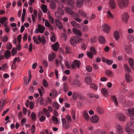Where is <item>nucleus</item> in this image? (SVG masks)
<instances>
[{"label":"nucleus","mask_w":134,"mask_h":134,"mask_svg":"<svg viewBox=\"0 0 134 134\" xmlns=\"http://www.w3.org/2000/svg\"><path fill=\"white\" fill-rule=\"evenodd\" d=\"M55 58V54L53 53L51 55L49 54L48 56V60L49 61L53 62Z\"/></svg>","instance_id":"nucleus-30"},{"label":"nucleus","mask_w":134,"mask_h":134,"mask_svg":"<svg viewBox=\"0 0 134 134\" xmlns=\"http://www.w3.org/2000/svg\"><path fill=\"white\" fill-rule=\"evenodd\" d=\"M66 117L67 122H70L71 121V118L70 116L69 115H67Z\"/></svg>","instance_id":"nucleus-61"},{"label":"nucleus","mask_w":134,"mask_h":134,"mask_svg":"<svg viewBox=\"0 0 134 134\" xmlns=\"http://www.w3.org/2000/svg\"><path fill=\"white\" fill-rule=\"evenodd\" d=\"M86 69L88 72H91L92 70V68L89 66H87L86 67Z\"/></svg>","instance_id":"nucleus-58"},{"label":"nucleus","mask_w":134,"mask_h":134,"mask_svg":"<svg viewBox=\"0 0 134 134\" xmlns=\"http://www.w3.org/2000/svg\"><path fill=\"white\" fill-rule=\"evenodd\" d=\"M114 36L116 40H119V39L120 35L118 31H115L114 33Z\"/></svg>","instance_id":"nucleus-31"},{"label":"nucleus","mask_w":134,"mask_h":134,"mask_svg":"<svg viewBox=\"0 0 134 134\" xmlns=\"http://www.w3.org/2000/svg\"><path fill=\"white\" fill-rule=\"evenodd\" d=\"M55 23L56 25L58 26V27L59 29H61L62 28L63 26L62 24L58 19H55Z\"/></svg>","instance_id":"nucleus-15"},{"label":"nucleus","mask_w":134,"mask_h":134,"mask_svg":"<svg viewBox=\"0 0 134 134\" xmlns=\"http://www.w3.org/2000/svg\"><path fill=\"white\" fill-rule=\"evenodd\" d=\"M128 38L129 40L130 41H134V37L131 35L128 36Z\"/></svg>","instance_id":"nucleus-56"},{"label":"nucleus","mask_w":134,"mask_h":134,"mask_svg":"<svg viewBox=\"0 0 134 134\" xmlns=\"http://www.w3.org/2000/svg\"><path fill=\"white\" fill-rule=\"evenodd\" d=\"M83 115L84 118H85L86 120H89L90 119V117L87 111H85L83 112Z\"/></svg>","instance_id":"nucleus-25"},{"label":"nucleus","mask_w":134,"mask_h":134,"mask_svg":"<svg viewBox=\"0 0 134 134\" xmlns=\"http://www.w3.org/2000/svg\"><path fill=\"white\" fill-rule=\"evenodd\" d=\"M2 70L3 71L5 70L7 68L8 66H7V64H4L2 65Z\"/></svg>","instance_id":"nucleus-64"},{"label":"nucleus","mask_w":134,"mask_h":134,"mask_svg":"<svg viewBox=\"0 0 134 134\" xmlns=\"http://www.w3.org/2000/svg\"><path fill=\"white\" fill-rule=\"evenodd\" d=\"M71 25L74 27L78 28L79 27V25L76 21L74 20H73L71 23Z\"/></svg>","instance_id":"nucleus-26"},{"label":"nucleus","mask_w":134,"mask_h":134,"mask_svg":"<svg viewBox=\"0 0 134 134\" xmlns=\"http://www.w3.org/2000/svg\"><path fill=\"white\" fill-rule=\"evenodd\" d=\"M90 120L93 123H97L99 121V117L97 115L95 114L92 116L90 118Z\"/></svg>","instance_id":"nucleus-5"},{"label":"nucleus","mask_w":134,"mask_h":134,"mask_svg":"<svg viewBox=\"0 0 134 134\" xmlns=\"http://www.w3.org/2000/svg\"><path fill=\"white\" fill-rule=\"evenodd\" d=\"M48 19L49 21L51 24H53L54 23V18L52 16L49 15Z\"/></svg>","instance_id":"nucleus-44"},{"label":"nucleus","mask_w":134,"mask_h":134,"mask_svg":"<svg viewBox=\"0 0 134 134\" xmlns=\"http://www.w3.org/2000/svg\"><path fill=\"white\" fill-rule=\"evenodd\" d=\"M125 78L127 82H130L131 81V76L128 73L126 74L125 76Z\"/></svg>","instance_id":"nucleus-29"},{"label":"nucleus","mask_w":134,"mask_h":134,"mask_svg":"<svg viewBox=\"0 0 134 134\" xmlns=\"http://www.w3.org/2000/svg\"><path fill=\"white\" fill-rule=\"evenodd\" d=\"M83 2L82 0H77L76 2V6L79 8L81 7L82 6Z\"/></svg>","instance_id":"nucleus-18"},{"label":"nucleus","mask_w":134,"mask_h":134,"mask_svg":"<svg viewBox=\"0 0 134 134\" xmlns=\"http://www.w3.org/2000/svg\"><path fill=\"white\" fill-rule=\"evenodd\" d=\"M1 41L4 42H7L8 40V38L7 35H5L1 38Z\"/></svg>","instance_id":"nucleus-43"},{"label":"nucleus","mask_w":134,"mask_h":134,"mask_svg":"<svg viewBox=\"0 0 134 134\" xmlns=\"http://www.w3.org/2000/svg\"><path fill=\"white\" fill-rule=\"evenodd\" d=\"M12 47V44L10 43L9 42L7 44L6 47L7 49L10 50L11 49Z\"/></svg>","instance_id":"nucleus-53"},{"label":"nucleus","mask_w":134,"mask_h":134,"mask_svg":"<svg viewBox=\"0 0 134 134\" xmlns=\"http://www.w3.org/2000/svg\"><path fill=\"white\" fill-rule=\"evenodd\" d=\"M42 10L44 13H46L47 11V8L46 5L44 4H42L41 5Z\"/></svg>","instance_id":"nucleus-27"},{"label":"nucleus","mask_w":134,"mask_h":134,"mask_svg":"<svg viewBox=\"0 0 134 134\" xmlns=\"http://www.w3.org/2000/svg\"><path fill=\"white\" fill-rule=\"evenodd\" d=\"M130 66H132L134 65V61L133 59L131 58H129L128 59Z\"/></svg>","instance_id":"nucleus-41"},{"label":"nucleus","mask_w":134,"mask_h":134,"mask_svg":"<svg viewBox=\"0 0 134 134\" xmlns=\"http://www.w3.org/2000/svg\"><path fill=\"white\" fill-rule=\"evenodd\" d=\"M65 11L69 14L70 15H72L73 14V12L72 10L69 8L68 7H66L65 8Z\"/></svg>","instance_id":"nucleus-28"},{"label":"nucleus","mask_w":134,"mask_h":134,"mask_svg":"<svg viewBox=\"0 0 134 134\" xmlns=\"http://www.w3.org/2000/svg\"><path fill=\"white\" fill-rule=\"evenodd\" d=\"M50 8L53 10L55 9L56 7V4L53 0H51L49 4Z\"/></svg>","instance_id":"nucleus-16"},{"label":"nucleus","mask_w":134,"mask_h":134,"mask_svg":"<svg viewBox=\"0 0 134 134\" xmlns=\"http://www.w3.org/2000/svg\"><path fill=\"white\" fill-rule=\"evenodd\" d=\"M75 3V1L74 0H67L66 5H67L74 7Z\"/></svg>","instance_id":"nucleus-13"},{"label":"nucleus","mask_w":134,"mask_h":134,"mask_svg":"<svg viewBox=\"0 0 134 134\" xmlns=\"http://www.w3.org/2000/svg\"><path fill=\"white\" fill-rule=\"evenodd\" d=\"M103 31L105 32L108 33L110 30L109 26L106 24H102V26Z\"/></svg>","instance_id":"nucleus-8"},{"label":"nucleus","mask_w":134,"mask_h":134,"mask_svg":"<svg viewBox=\"0 0 134 134\" xmlns=\"http://www.w3.org/2000/svg\"><path fill=\"white\" fill-rule=\"evenodd\" d=\"M78 13L80 15L84 16H86V14L82 10H79Z\"/></svg>","instance_id":"nucleus-47"},{"label":"nucleus","mask_w":134,"mask_h":134,"mask_svg":"<svg viewBox=\"0 0 134 134\" xmlns=\"http://www.w3.org/2000/svg\"><path fill=\"white\" fill-rule=\"evenodd\" d=\"M62 121L63 128L66 130L69 129L71 126L69 122H67L66 120L64 118H62Z\"/></svg>","instance_id":"nucleus-3"},{"label":"nucleus","mask_w":134,"mask_h":134,"mask_svg":"<svg viewBox=\"0 0 134 134\" xmlns=\"http://www.w3.org/2000/svg\"><path fill=\"white\" fill-rule=\"evenodd\" d=\"M53 107L57 109H58L59 108V104L56 101H55L54 102L53 104L52 105Z\"/></svg>","instance_id":"nucleus-38"},{"label":"nucleus","mask_w":134,"mask_h":134,"mask_svg":"<svg viewBox=\"0 0 134 134\" xmlns=\"http://www.w3.org/2000/svg\"><path fill=\"white\" fill-rule=\"evenodd\" d=\"M88 26L87 25H85L82 27V30L83 31L86 32L88 30Z\"/></svg>","instance_id":"nucleus-59"},{"label":"nucleus","mask_w":134,"mask_h":134,"mask_svg":"<svg viewBox=\"0 0 134 134\" xmlns=\"http://www.w3.org/2000/svg\"><path fill=\"white\" fill-rule=\"evenodd\" d=\"M116 1L118 6L121 9L126 7L129 3V0H116Z\"/></svg>","instance_id":"nucleus-2"},{"label":"nucleus","mask_w":134,"mask_h":134,"mask_svg":"<svg viewBox=\"0 0 134 134\" xmlns=\"http://www.w3.org/2000/svg\"><path fill=\"white\" fill-rule=\"evenodd\" d=\"M98 41L100 43L102 44L105 43V38L103 36H100L98 37Z\"/></svg>","instance_id":"nucleus-21"},{"label":"nucleus","mask_w":134,"mask_h":134,"mask_svg":"<svg viewBox=\"0 0 134 134\" xmlns=\"http://www.w3.org/2000/svg\"><path fill=\"white\" fill-rule=\"evenodd\" d=\"M81 48L82 49L85 50L86 49V44H85L84 43L82 42L81 44Z\"/></svg>","instance_id":"nucleus-55"},{"label":"nucleus","mask_w":134,"mask_h":134,"mask_svg":"<svg viewBox=\"0 0 134 134\" xmlns=\"http://www.w3.org/2000/svg\"><path fill=\"white\" fill-rule=\"evenodd\" d=\"M74 63H75L76 66L77 67L79 68L80 67V64L81 63L80 61H77L76 60H74L73 61Z\"/></svg>","instance_id":"nucleus-45"},{"label":"nucleus","mask_w":134,"mask_h":134,"mask_svg":"<svg viewBox=\"0 0 134 134\" xmlns=\"http://www.w3.org/2000/svg\"><path fill=\"white\" fill-rule=\"evenodd\" d=\"M116 116L120 121H124L126 120V118L125 116L122 113H117Z\"/></svg>","instance_id":"nucleus-4"},{"label":"nucleus","mask_w":134,"mask_h":134,"mask_svg":"<svg viewBox=\"0 0 134 134\" xmlns=\"http://www.w3.org/2000/svg\"><path fill=\"white\" fill-rule=\"evenodd\" d=\"M127 111L131 116L134 117V109L129 108L127 109Z\"/></svg>","instance_id":"nucleus-24"},{"label":"nucleus","mask_w":134,"mask_h":134,"mask_svg":"<svg viewBox=\"0 0 134 134\" xmlns=\"http://www.w3.org/2000/svg\"><path fill=\"white\" fill-rule=\"evenodd\" d=\"M111 100L114 102L116 106H118V103L117 100V99L114 95H113L111 97Z\"/></svg>","instance_id":"nucleus-22"},{"label":"nucleus","mask_w":134,"mask_h":134,"mask_svg":"<svg viewBox=\"0 0 134 134\" xmlns=\"http://www.w3.org/2000/svg\"><path fill=\"white\" fill-rule=\"evenodd\" d=\"M38 27L39 29L40 32L41 33H43L44 31L45 30V28L44 27V26H42L40 24L38 25Z\"/></svg>","instance_id":"nucleus-23"},{"label":"nucleus","mask_w":134,"mask_h":134,"mask_svg":"<svg viewBox=\"0 0 134 134\" xmlns=\"http://www.w3.org/2000/svg\"><path fill=\"white\" fill-rule=\"evenodd\" d=\"M85 80L88 84H90L91 82L92 79L90 77H86L85 78Z\"/></svg>","instance_id":"nucleus-32"},{"label":"nucleus","mask_w":134,"mask_h":134,"mask_svg":"<svg viewBox=\"0 0 134 134\" xmlns=\"http://www.w3.org/2000/svg\"><path fill=\"white\" fill-rule=\"evenodd\" d=\"M93 54H92L91 52H89L87 53V55L90 58H92L93 57Z\"/></svg>","instance_id":"nucleus-51"},{"label":"nucleus","mask_w":134,"mask_h":134,"mask_svg":"<svg viewBox=\"0 0 134 134\" xmlns=\"http://www.w3.org/2000/svg\"><path fill=\"white\" fill-rule=\"evenodd\" d=\"M109 5L110 8L112 9H115L116 6V4L115 0H110Z\"/></svg>","instance_id":"nucleus-6"},{"label":"nucleus","mask_w":134,"mask_h":134,"mask_svg":"<svg viewBox=\"0 0 134 134\" xmlns=\"http://www.w3.org/2000/svg\"><path fill=\"white\" fill-rule=\"evenodd\" d=\"M96 110L97 112L100 114H103L104 112L103 109L99 106L97 107Z\"/></svg>","instance_id":"nucleus-20"},{"label":"nucleus","mask_w":134,"mask_h":134,"mask_svg":"<svg viewBox=\"0 0 134 134\" xmlns=\"http://www.w3.org/2000/svg\"><path fill=\"white\" fill-rule=\"evenodd\" d=\"M51 41L53 42H55V35L54 33H53L52 35V37L51 38Z\"/></svg>","instance_id":"nucleus-52"},{"label":"nucleus","mask_w":134,"mask_h":134,"mask_svg":"<svg viewBox=\"0 0 134 134\" xmlns=\"http://www.w3.org/2000/svg\"><path fill=\"white\" fill-rule=\"evenodd\" d=\"M43 86L45 87H47L48 86V83L45 79H44L43 81Z\"/></svg>","instance_id":"nucleus-50"},{"label":"nucleus","mask_w":134,"mask_h":134,"mask_svg":"<svg viewBox=\"0 0 134 134\" xmlns=\"http://www.w3.org/2000/svg\"><path fill=\"white\" fill-rule=\"evenodd\" d=\"M90 84L91 88L95 90H97L98 87L95 85L91 83H90Z\"/></svg>","instance_id":"nucleus-48"},{"label":"nucleus","mask_w":134,"mask_h":134,"mask_svg":"<svg viewBox=\"0 0 134 134\" xmlns=\"http://www.w3.org/2000/svg\"><path fill=\"white\" fill-rule=\"evenodd\" d=\"M90 40L91 42L94 43L96 41L97 39L96 37L93 36L91 38Z\"/></svg>","instance_id":"nucleus-54"},{"label":"nucleus","mask_w":134,"mask_h":134,"mask_svg":"<svg viewBox=\"0 0 134 134\" xmlns=\"http://www.w3.org/2000/svg\"><path fill=\"white\" fill-rule=\"evenodd\" d=\"M134 122V118H131L130 121L128 122L127 125L129 126H132Z\"/></svg>","instance_id":"nucleus-37"},{"label":"nucleus","mask_w":134,"mask_h":134,"mask_svg":"<svg viewBox=\"0 0 134 134\" xmlns=\"http://www.w3.org/2000/svg\"><path fill=\"white\" fill-rule=\"evenodd\" d=\"M45 25L49 28L51 30L53 31V28L52 25L50 24L47 20H46Z\"/></svg>","instance_id":"nucleus-17"},{"label":"nucleus","mask_w":134,"mask_h":134,"mask_svg":"<svg viewBox=\"0 0 134 134\" xmlns=\"http://www.w3.org/2000/svg\"><path fill=\"white\" fill-rule=\"evenodd\" d=\"M35 125H33L31 127V132L32 134H33L35 132Z\"/></svg>","instance_id":"nucleus-57"},{"label":"nucleus","mask_w":134,"mask_h":134,"mask_svg":"<svg viewBox=\"0 0 134 134\" xmlns=\"http://www.w3.org/2000/svg\"><path fill=\"white\" fill-rule=\"evenodd\" d=\"M62 37L64 38V40L66 41L67 40V35L65 33H62Z\"/></svg>","instance_id":"nucleus-62"},{"label":"nucleus","mask_w":134,"mask_h":134,"mask_svg":"<svg viewBox=\"0 0 134 134\" xmlns=\"http://www.w3.org/2000/svg\"><path fill=\"white\" fill-rule=\"evenodd\" d=\"M101 92L102 94L104 96H105L107 94L108 92L105 88H103L101 90Z\"/></svg>","instance_id":"nucleus-49"},{"label":"nucleus","mask_w":134,"mask_h":134,"mask_svg":"<svg viewBox=\"0 0 134 134\" xmlns=\"http://www.w3.org/2000/svg\"><path fill=\"white\" fill-rule=\"evenodd\" d=\"M59 44L58 42H56L54 44H52L51 46L54 51L55 52L58 51L59 47Z\"/></svg>","instance_id":"nucleus-9"},{"label":"nucleus","mask_w":134,"mask_h":134,"mask_svg":"<svg viewBox=\"0 0 134 134\" xmlns=\"http://www.w3.org/2000/svg\"><path fill=\"white\" fill-rule=\"evenodd\" d=\"M37 100L39 101L40 104L41 105L43 104L44 101V99L42 97H39L38 99Z\"/></svg>","instance_id":"nucleus-39"},{"label":"nucleus","mask_w":134,"mask_h":134,"mask_svg":"<svg viewBox=\"0 0 134 134\" xmlns=\"http://www.w3.org/2000/svg\"><path fill=\"white\" fill-rule=\"evenodd\" d=\"M31 117L32 120L35 121L36 118V114L34 112H32L31 114Z\"/></svg>","instance_id":"nucleus-35"},{"label":"nucleus","mask_w":134,"mask_h":134,"mask_svg":"<svg viewBox=\"0 0 134 134\" xmlns=\"http://www.w3.org/2000/svg\"><path fill=\"white\" fill-rule=\"evenodd\" d=\"M81 38L77 36H73L70 39V43L71 45L74 46H76L77 43L82 42Z\"/></svg>","instance_id":"nucleus-1"},{"label":"nucleus","mask_w":134,"mask_h":134,"mask_svg":"<svg viewBox=\"0 0 134 134\" xmlns=\"http://www.w3.org/2000/svg\"><path fill=\"white\" fill-rule=\"evenodd\" d=\"M117 131V132L118 134H122L123 132V128L120 125H118L116 126Z\"/></svg>","instance_id":"nucleus-11"},{"label":"nucleus","mask_w":134,"mask_h":134,"mask_svg":"<svg viewBox=\"0 0 134 134\" xmlns=\"http://www.w3.org/2000/svg\"><path fill=\"white\" fill-rule=\"evenodd\" d=\"M73 84L77 87H80L81 86V83L80 82L78 79L74 80L73 83Z\"/></svg>","instance_id":"nucleus-12"},{"label":"nucleus","mask_w":134,"mask_h":134,"mask_svg":"<svg viewBox=\"0 0 134 134\" xmlns=\"http://www.w3.org/2000/svg\"><path fill=\"white\" fill-rule=\"evenodd\" d=\"M66 51L65 52L66 53H69L70 54L71 53L70 51V48L69 47H66Z\"/></svg>","instance_id":"nucleus-63"},{"label":"nucleus","mask_w":134,"mask_h":134,"mask_svg":"<svg viewBox=\"0 0 134 134\" xmlns=\"http://www.w3.org/2000/svg\"><path fill=\"white\" fill-rule=\"evenodd\" d=\"M4 101L5 100H4L3 101L2 103L1 101H0V111H1L3 110V107L5 105L4 104Z\"/></svg>","instance_id":"nucleus-46"},{"label":"nucleus","mask_w":134,"mask_h":134,"mask_svg":"<svg viewBox=\"0 0 134 134\" xmlns=\"http://www.w3.org/2000/svg\"><path fill=\"white\" fill-rule=\"evenodd\" d=\"M43 112L44 113L45 115L47 116V117H49L50 116V113L47 110L46 108H44L43 110Z\"/></svg>","instance_id":"nucleus-33"},{"label":"nucleus","mask_w":134,"mask_h":134,"mask_svg":"<svg viewBox=\"0 0 134 134\" xmlns=\"http://www.w3.org/2000/svg\"><path fill=\"white\" fill-rule=\"evenodd\" d=\"M4 55L6 59L9 58L11 57V52L8 50H7L5 51Z\"/></svg>","instance_id":"nucleus-19"},{"label":"nucleus","mask_w":134,"mask_h":134,"mask_svg":"<svg viewBox=\"0 0 134 134\" xmlns=\"http://www.w3.org/2000/svg\"><path fill=\"white\" fill-rule=\"evenodd\" d=\"M63 91L64 92H67L69 90L68 85L66 83H64L63 84Z\"/></svg>","instance_id":"nucleus-34"},{"label":"nucleus","mask_w":134,"mask_h":134,"mask_svg":"<svg viewBox=\"0 0 134 134\" xmlns=\"http://www.w3.org/2000/svg\"><path fill=\"white\" fill-rule=\"evenodd\" d=\"M125 131L129 134H132L134 133V125L131 128H130L129 127H126Z\"/></svg>","instance_id":"nucleus-7"},{"label":"nucleus","mask_w":134,"mask_h":134,"mask_svg":"<svg viewBox=\"0 0 134 134\" xmlns=\"http://www.w3.org/2000/svg\"><path fill=\"white\" fill-rule=\"evenodd\" d=\"M7 20V18L5 17H4L3 18H0V23L1 24H3Z\"/></svg>","instance_id":"nucleus-36"},{"label":"nucleus","mask_w":134,"mask_h":134,"mask_svg":"<svg viewBox=\"0 0 134 134\" xmlns=\"http://www.w3.org/2000/svg\"><path fill=\"white\" fill-rule=\"evenodd\" d=\"M73 31L75 34L78 36H81L82 35L81 32L79 29H74L73 30Z\"/></svg>","instance_id":"nucleus-14"},{"label":"nucleus","mask_w":134,"mask_h":134,"mask_svg":"<svg viewBox=\"0 0 134 134\" xmlns=\"http://www.w3.org/2000/svg\"><path fill=\"white\" fill-rule=\"evenodd\" d=\"M122 19L124 22L127 23L128 19L129 18V16L127 13L125 12L122 15Z\"/></svg>","instance_id":"nucleus-10"},{"label":"nucleus","mask_w":134,"mask_h":134,"mask_svg":"<svg viewBox=\"0 0 134 134\" xmlns=\"http://www.w3.org/2000/svg\"><path fill=\"white\" fill-rule=\"evenodd\" d=\"M90 52L93 53V54H96L97 53V52L96 51L94 47L93 46H91L90 48Z\"/></svg>","instance_id":"nucleus-40"},{"label":"nucleus","mask_w":134,"mask_h":134,"mask_svg":"<svg viewBox=\"0 0 134 134\" xmlns=\"http://www.w3.org/2000/svg\"><path fill=\"white\" fill-rule=\"evenodd\" d=\"M27 33H26L24 35L23 37V39L24 41H26L27 40Z\"/></svg>","instance_id":"nucleus-60"},{"label":"nucleus","mask_w":134,"mask_h":134,"mask_svg":"<svg viewBox=\"0 0 134 134\" xmlns=\"http://www.w3.org/2000/svg\"><path fill=\"white\" fill-rule=\"evenodd\" d=\"M17 49V48L15 47H13L12 49L11 52L13 56H14L16 54L17 51H16V50Z\"/></svg>","instance_id":"nucleus-42"}]
</instances>
